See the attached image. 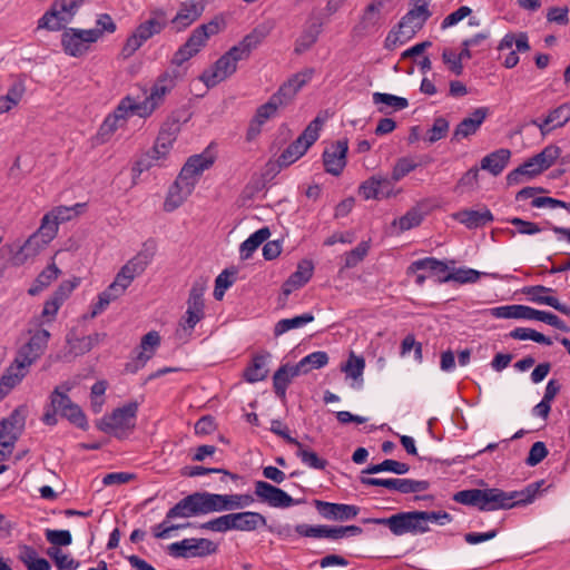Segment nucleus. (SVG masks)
Here are the masks:
<instances>
[{
	"instance_id": "1",
	"label": "nucleus",
	"mask_w": 570,
	"mask_h": 570,
	"mask_svg": "<svg viewBox=\"0 0 570 570\" xmlns=\"http://www.w3.org/2000/svg\"><path fill=\"white\" fill-rule=\"evenodd\" d=\"M265 37V30L254 29L240 42L225 52L210 69L205 70L200 80L210 88L230 77L237 70V62L248 59L252 51L257 48Z\"/></svg>"
},
{
	"instance_id": "2",
	"label": "nucleus",
	"mask_w": 570,
	"mask_h": 570,
	"mask_svg": "<svg viewBox=\"0 0 570 570\" xmlns=\"http://www.w3.org/2000/svg\"><path fill=\"white\" fill-rule=\"evenodd\" d=\"M312 70L294 75L279 87L266 104L257 108L256 115L248 128V139L259 134L262 125L272 118L278 108L291 104L301 88L312 78Z\"/></svg>"
},
{
	"instance_id": "3",
	"label": "nucleus",
	"mask_w": 570,
	"mask_h": 570,
	"mask_svg": "<svg viewBox=\"0 0 570 570\" xmlns=\"http://www.w3.org/2000/svg\"><path fill=\"white\" fill-rule=\"evenodd\" d=\"M544 481L528 484L521 491L505 492L498 488L481 489V511L508 510L524 505L535 498Z\"/></svg>"
},
{
	"instance_id": "4",
	"label": "nucleus",
	"mask_w": 570,
	"mask_h": 570,
	"mask_svg": "<svg viewBox=\"0 0 570 570\" xmlns=\"http://www.w3.org/2000/svg\"><path fill=\"white\" fill-rule=\"evenodd\" d=\"M267 520L259 512L245 511L220 515L199 524L200 529L216 532H226L229 530L255 531L259 527H266Z\"/></svg>"
},
{
	"instance_id": "5",
	"label": "nucleus",
	"mask_w": 570,
	"mask_h": 570,
	"mask_svg": "<svg viewBox=\"0 0 570 570\" xmlns=\"http://www.w3.org/2000/svg\"><path fill=\"white\" fill-rule=\"evenodd\" d=\"M223 26L224 20L218 17H215L208 23L198 26L193 30L186 42L175 52L171 63L179 67L197 55L205 47L208 38L217 35Z\"/></svg>"
},
{
	"instance_id": "6",
	"label": "nucleus",
	"mask_w": 570,
	"mask_h": 570,
	"mask_svg": "<svg viewBox=\"0 0 570 570\" xmlns=\"http://www.w3.org/2000/svg\"><path fill=\"white\" fill-rule=\"evenodd\" d=\"M138 404L130 402L112 411L110 415H105L96 422L98 430L112 434L117 439L127 438L136 426V416Z\"/></svg>"
},
{
	"instance_id": "7",
	"label": "nucleus",
	"mask_w": 570,
	"mask_h": 570,
	"mask_svg": "<svg viewBox=\"0 0 570 570\" xmlns=\"http://www.w3.org/2000/svg\"><path fill=\"white\" fill-rule=\"evenodd\" d=\"M490 314L497 318H517L544 322L564 333L570 331V327L556 314L546 311L534 309L525 305H505L493 307Z\"/></svg>"
},
{
	"instance_id": "8",
	"label": "nucleus",
	"mask_w": 570,
	"mask_h": 570,
	"mask_svg": "<svg viewBox=\"0 0 570 570\" xmlns=\"http://www.w3.org/2000/svg\"><path fill=\"white\" fill-rule=\"evenodd\" d=\"M324 119L316 117L312 120L304 131L294 140L278 157V165L287 167L298 160L308 148L318 139Z\"/></svg>"
},
{
	"instance_id": "9",
	"label": "nucleus",
	"mask_w": 570,
	"mask_h": 570,
	"mask_svg": "<svg viewBox=\"0 0 570 570\" xmlns=\"http://www.w3.org/2000/svg\"><path fill=\"white\" fill-rule=\"evenodd\" d=\"M85 0H55L50 9L39 19L38 28L60 30L69 23Z\"/></svg>"
},
{
	"instance_id": "10",
	"label": "nucleus",
	"mask_w": 570,
	"mask_h": 570,
	"mask_svg": "<svg viewBox=\"0 0 570 570\" xmlns=\"http://www.w3.org/2000/svg\"><path fill=\"white\" fill-rule=\"evenodd\" d=\"M217 544L206 538H190L184 539L179 542H174L168 546V553L174 558L188 559L191 557L204 558L217 552Z\"/></svg>"
},
{
	"instance_id": "11",
	"label": "nucleus",
	"mask_w": 570,
	"mask_h": 570,
	"mask_svg": "<svg viewBox=\"0 0 570 570\" xmlns=\"http://www.w3.org/2000/svg\"><path fill=\"white\" fill-rule=\"evenodd\" d=\"M101 37V30H85L69 28L61 36V43L66 53L72 57L82 56L90 43L96 42Z\"/></svg>"
},
{
	"instance_id": "12",
	"label": "nucleus",
	"mask_w": 570,
	"mask_h": 570,
	"mask_svg": "<svg viewBox=\"0 0 570 570\" xmlns=\"http://www.w3.org/2000/svg\"><path fill=\"white\" fill-rule=\"evenodd\" d=\"M295 531L306 538H326L332 540H340L346 535H360L363 529L358 525H340L331 527L325 524L309 525L306 523L297 524Z\"/></svg>"
},
{
	"instance_id": "13",
	"label": "nucleus",
	"mask_w": 570,
	"mask_h": 570,
	"mask_svg": "<svg viewBox=\"0 0 570 570\" xmlns=\"http://www.w3.org/2000/svg\"><path fill=\"white\" fill-rule=\"evenodd\" d=\"M50 400L51 407L55 409V412H59L61 416L66 417L77 428L82 430L88 429L86 415L80 406L73 403L66 393L61 392L59 386L53 390Z\"/></svg>"
},
{
	"instance_id": "14",
	"label": "nucleus",
	"mask_w": 570,
	"mask_h": 570,
	"mask_svg": "<svg viewBox=\"0 0 570 570\" xmlns=\"http://www.w3.org/2000/svg\"><path fill=\"white\" fill-rule=\"evenodd\" d=\"M254 492L261 502L273 508L285 509L305 502L304 499H293L284 490L266 481H256Z\"/></svg>"
},
{
	"instance_id": "15",
	"label": "nucleus",
	"mask_w": 570,
	"mask_h": 570,
	"mask_svg": "<svg viewBox=\"0 0 570 570\" xmlns=\"http://www.w3.org/2000/svg\"><path fill=\"white\" fill-rule=\"evenodd\" d=\"M361 483L368 487H383L389 490L397 491L402 494L417 493L425 491L430 488V482L426 480H412V479H381L361 476Z\"/></svg>"
},
{
	"instance_id": "16",
	"label": "nucleus",
	"mask_w": 570,
	"mask_h": 570,
	"mask_svg": "<svg viewBox=\"0 0 570 570\" xmlns=\"http://www.w3.org/2000/svg\"><path fill=\"white\" fill-rule=\"evenodd\" d=\"M49 338L50 333L47 330L36 331L30 340L19 348L16 362H19L21 367L29 368L45 353Z\"/></svg>"
},
{
	"instance_id": "17",
	"label": "nucleus",
	"mask_w": 570,
	"mask_h": 570,
	"mask_svg": "<svg viewBox=\"0 0 570 570\" xmlns=\"http://www.w3.org/2000/svg\"><path fill=\"white\" fill-rule=\"evenodd\" d=\"M200 514H208L205 492H194L170 508L166 513V519L190 518Z\"/></svg>"
},
{
	"instance_id": "18",
	"label": "nucleus",
	"mask_w": 570,
	"mask_h": 570,
	"mask_svg": "<svg viewBox=\"0 0 570 570\" xmlns=\"http://www.w3.org/2000/svg\"><path fill=\"white\" fill-rule=\"evenodd\" d=\"M208 513L232 511L250 505L254 498L250 494H217L205 492Z\"/></svg>"
},
{
	"instance_id": "19",
	"label": "nucleus",
	"mask_w": 570,
	"mask_h": 570,
	"mask_svg": "<svg viewBox=\"0 0 570 570\" xmlns=\"http://www.w3.org/2000/svg\"><path fill=\"white\" fill-rule=\"evenodd\" d=\"M26 423V416L21 409L12 411L9 417L0 422V446L11 449L21 434Z\"/></svg>"
},
{
	"instance_id": "20",
	"label": "nucleus",
	"mask_w": 570,
	"mask_h": 570,
	"mask_svg": "<svg viewBox=\"0 0 570 570\" xmlns=\"http://www.w3.org/2000/svg\"><path fill=\"white\" fill-rule=\"evenodd\" d=\"M422 7L423 6H414L396 24L399 32L403 35V39H412L432 16L429 9H423Z\"/></svg>"
},
{
	"instance_id": "21",
	"label": "nucleus",
	"mask_w": 570,
	"mask_h": 570,
	"mask_svg": "<svg viewBox=\"0 0 570 570\" xmlns=\"http://www.w3.org/2000/svg\"><path fill=\"white\" fill-rule=\"evenodd\" d=\"M348 150L347 140H337L326 148L323 153V165L325 171L340 176L346 166V154Z\"/></svg>"
},
{
	"instance_id": "22",
	"label": "nucleus",
	"mask_w": 570,
	"mask_h": 570,
	"mask_svg": "<svg viewBox=\"0 0 570 570\" xmlns=\"http://www.w3.org/2000/svg\"><path fill=\"white\" fill-rule=\"evenodd\" d=\"M489 114L488 108L479 107L469 117L463 118L454 128L451 142H459L476 134Z\"/></svg>"
},
{
	"instance_id": "23",
	"label": "nucleus",
	"mask_w": 570,
	"mask_h": 570,
	"mask_svg": "<svg viewBox=\"0 0 570 570\" xmlns=\"http://www.w3.org/2000/svg\"><path fill=\"white\" fill-rule=\"evenodd\" d=\"M313 503L317 512L326 520H352L360 512V508L352 504L333 503L322 500H314Z\"/></svg>"
},
{
	"instance_id": "24",
	"label": "nucleus",
	"mask_w": 570,
	"mask_h": 570,
	"mask_svg": "<svg viewBox=\"0 0 570 570\" xmlns=\"http://www.w3.org/2000/svg\"><path fill=\"white\" fill-rule=\"evenodd\" d=\"M195 185L196 184L179 173L176 180L169 187L167 197L164 203V209L166 212H173L178 208L193 193Z\"/></svg>"
},
{
	"instance_id": "25",
	"label": "nucleus",
	"mask_w": 570,
	"mask_h": 570,
	"mask_svg": "<svg viewBox=\"0 0 570 570\" xmlns=\"http://www.w3.org/2000/svg\"><path fill=\"white\" fill-rule=\"evenodd\" d=\"M383 7L381 1L371 2L365 8L363 16L352 32L354 37H364L376 32L381 26L380 10Z\"/></svg>"
},
{
	"instance_id": "26",
	"label": "nucleus",
	"mask_w": 570,
	"mask_h": 570,
	"mask_svg": "<svg viewBox=\"0 0 570 570\" xmlns=\"http://www.w3.org/2000/svg\"><path fill=\"white\" fill-rule=\"evenodd\" d=\"M205 10L204 2L185 1L180 3L179 10L171 19V24L177 32L188 28L197 21Z\"/></svg>"
},
{
	"instance_id": "27",
	"label": "nucleus",
	"mask_w": 570,
	"mask_h": 570,
	"mask_svg": "<svg viewBox=\"0 0 570 570\" xmlns=\"http://www.w3.org/2000/svg\"><path fill=\"white\" fill-rule=\"evenodd\" d=\"M429 530V527H423L419 511L400 512L395 514L394 535L425 533Z\"/></svg>"
},
{
	"instance_id": "28",
	"label": "nucleus",
	"mask_w": 570,
	"mask_h": 570,
	"mask_svg": "<svg viewBox=\"0 0 570 570\" xmlns=\"http://www.w3.org/2000/svg\"><path fill=\"white\" fill-rule=\"evenodd\" d=\"M160 344V335L156 331L148 332L142 336L140 342V351L136 357V361L132 363H127L125 370L129 373H136L140 367H142L148 360H150L154 355V352L157 346Z\"/></svg>"
},
{
	"instance_id": "29",
	"label": "nucleus",
	"mask_w": 570,
	"mask_h": 570,
	"mask_svg": "<svg viewBox=\"0 0 570 570\" xmlns=\"http://www.w3.org/2000/svg\"><path fill=\"white\" fill-rule=\"evenodd\" d=\"M553 292V288L546 287L543 285L527 286L523 288V293L529 297L531 302L551 306L558 312L570 316V308L567 305L561 304L554 296L546 295Z\"/></svg>"
},
{
	"instance_id": "30",
	"label": "nucleus",
	"mask_w": 570,
	"mask_h": 570,
	"mask_svg": "<svg viewBox=\"0 0 570 570\" xmlns=\"http://www.w3.org/2000/svg\"><path fill=\"white\" fill-rule=\"evenodd\" d=\"M312 261L304 259L298 263L297 269L287 278L282 286V292L285 298L294 291L304 286L313 275Z\"/></svg>"
},
{
	"instance_id": "31",
	"label": "nucleus",
	"mask_w": 570,
	"mask_h": 570,
	"mask_svg": "<svg viewBox=\"0 0 570 570\" xmlns=\"http://www.w3.org/2000/svg\"><path fill=\"white\" fill-rule=\"evenodd\" d=\"M150 18L140 23L135 32L138 38L146 42L153 36L158 35L166 27V12L163 9H155L150 12Z\"/></svg>"
},
{
	"instance_id": "32",
	"label": "nucleus",
	"mask_w": 570,
	"mask_h": 570,
	"mask_svg": "<svg viewBox=\"0 0 570 570\" xmlns=\"http://www.w3.org/2000/svg\"><path fill=\"white\" fill-rule=\"evenodd\" d=\"M213 164L214 157L209 154L203 153L199 155H194L187 159L180 170V174L196 184L197 178L203 174L204 170L210 168Z\"/></svg>"
},
{
	"instance_id": "33",
	"label": "nucleus",
	"mask_w": 570,
	"mask_h": 570,
	"mask_svg": "<svg viewBox=\"0 0 570 570\" xmlns=\"http://www.w3.org/2000/svg\"><path fill=\"white\" fill-rule=\"evenodd\" d=\"M179 130L180 125L177 120H168L164 122L156 139L154 153L167 155L176 140Z\"/></svg>"
},
{
	"instance_id": "34",
	"label": "nucleus",
	"mask_w": 570,
	"mask_h": 570,
	"mask_svg": "<svg viewBox=\"0 0 570 570\" xmlns=\"http://www.w3.org/2000/svg\"><path fill=\"white\" fill-rule=\"evenodd\" d=\"M570 120V102H564L549 111L540 125L542 136L548 135L556 128L563 127Z\"/></svg>"
},
{
	"instance_id": "35",
	"label": "nucleus",
	"mask_w": 570,
	"mask_h": 570,
	"mask_svg": "<svg viewBox=\"0 0 570 570\" xmlns=\"http://www.w3.org/2000/svg\"><path fill=\"white\" fill-rule=\"evenodd\" d=\"M323 29V22L320 20L309 21L301 36L295 41L294 52L301 55L308 49L317 41L318 36L321 35Z\"/></svg>"
},
{
	"instance_id": "36",
	"label": "nucleus",
	"mask_w": 570,
	"mask_h": 570,
	"mask_svg": "<svg viewBox=\"0 0 570 570\" xmlns=\"http://www.w3.org/2000/svg\"><path fill=\"white\" fill-rule=\"evenodd\" d=\"M100 334L95 333L92 335L78 337L75 330H71L67 336L66 342L69 346V352L75 356L83 355L88 353L95 345L99 343Z\"/></svg>"
},
{
	"instance_id": "37",
	"label": "nucleus",
	"mask_w": 570,
	"mask_h": 570,
	"mask_svg": "<svg viewBox=\"0 0 570 570\" xmlns=\"http://www.w3.org/2000/svg\"><path fill=\"white\" fill-rule=\"evenodd\" d=\"M269 353L254 355L250 363L244 370L243 377L248 383L263 381L268 375L267 358Z\"/></svg>"
},
{
	"instance_id": "38",
	"label": "nucleus",
	"mask_w": 570,
	"mask_h": 570,
	"mask_svg": "<svg viewBox=\"0 0 570 570\" xmlns=\"http://www.w3.org/2000/svg\"><path fill=\"white\" fill-rule=\"evenodd\" d=\"M454 218L468 228H479L493 220L492 213L484 208L483 210L465 209L458 212Z\"/></svg>"
},
{
	"instance_id": "39",
	"label": "nucleus",
	"mask_w": 570,
	"mask_h": 570,
	"mask_svg": "<svg viewBox=\"0 0 570 570\" xmlns=\"http://www.w3.org/2000/svg\"><path fill=\"white\" fill-rule=\"evenodd\" d=\"M510 157L511 151L505 148L492 151L481 159V169L488 170L493 176H498L507 167Z\"/></svg>"
},
{
	"instance_id": "40",
	"label": "nucleus",
	"mask_w": 570,
	"mask_h": 570,
	"mask_svg": "<svg viewBox=\"0 0 570 570\" xmlns=\"http://www.w3.org/2000/svg\"><path fill=\"white\" fill-rule=\"evenodd\" d=\"M491 276L493 278H500L499 274L492 273H481L479 271L472 269V268H456L452 272L448 273L443 277L440 278V283H448V282H456L460 284H466V283H475L481 276Z\"/></svg>"
},
{
	"instance_id": "41",
	"label": "nucleus",
	"mask_w": 570,
	"mask_h": 570,
	"mask_svg": "<svg viewBox=\"0 0 570 570\" xmlns=\"http://www.w3.org/2000/svg\"><path fill=\"white\" fill-rule=\"evenodd\" d=\"M27 373L28 367H21L20 363L14 361L0 379V399L19 384Z\"/></svg>"
},
{
	"instance_id": "42",
	"label": "nucleus",
	"mask_w": 570,
	"mask_h": 570,
	"mask_svg": "<svg viewBox=\"0 0 570 570\" xmlns=\"http://www.w3.org/2000/svg\"><path fill=\"white\" fill-rule=\"evenodd\" d=\"M299 374H294V365L291 366L288 364L282 365L273 376V387L275 394L284 400L286 397V390L292 380Z\"/></svg>"
},
{
	"instance_id": "43",
	"label": "nucleus",
	"mask_w": 570,
	"mask_h": 570,
	"mask_svg": "<svg viewBox=\"0 0 570 570\" xmlns=\"http://www.w3.org/2000/svg\"><path fill=\"white\" fill-rule=\"evenodd\" d=\"M47 246L39 235L32 234L16 254L14 259L18 264H23L29 258L38 255Z\"/></svg>"
},
{
	"instance_id": "44",
	"label": "nucleus",
	"mask_w": 570,
	"mask_h": 570,
	"mask_svg": "<svg viewBox=\"0 0 570 570\" xmlns=\"http://www.w3.org/2000/svg\"><path fill=\"white\" fill-rule=\"evenodd\" d=\"M328 363V355L326 352L317 351L303 357L296 365H294V374L307 373L313 368H321Z\"/></svg>"
},
{
	"instance_id": "45",
	"label": "nucleus",
	"mask_w": 570,
	"mask_h": 570,
	"mask_svg": "<svg viewBox=\"0 0 570 570\" xmlns=\"http://www.w3.org/2000/svg\"><path fill=\"white\" fill-rule=\"evenodd\" d=\"M422 269L430 271L433 275L438 276V281L440 282V278L448 274L449 266L445 262L439 261L434 257H425L413 262L409 267L410 272Z\"/></svg>"
},
{
	"instance_id": "46",
	"label": "nucleus",
	"mask_w": 570,
	"mask_h": 570,
	"mask_svg": "<svg viewBox=\"0 0 570 570\" xmlns=\"http://www.w3.org/2000/svg\"><path fill=\"white\" fill-rule=\"evenodd\" d=\"M271 236L268 227H263L253 233L240 244L239 252L243 259H247L252 254Z\"/></svg>"
},
{
	"instance_id": "47",
	"label": "nucleus",
	"mask_w": 570,
	"mask_h": 570,
	"mask_svg": "<svg viewBox=\"0 0 570 570\" xmlns=\"http://www.w3.org/2000/svg\"><path fill=\"white\" fill-rule=\"evenodd\" d=\"M313 321L314 315L312 313H304L292 318L279 320L274 326V335L278 337L291 330L302 327Z\"/></svg>"
},
{
	"instance_id": "48",
	"label": "nucleus",
	"mask_w": 570,
	"mask_h": 570,
	"mask_svg": "<svg viewBox=\"0 0 570 570\" xmlns=\"http://www.w3.org/2000/svg\"><path fill=\"white\" fill-rule=\"evenodd\" d=\"M293 445L297 448L296 455L305 465L316 470H324L327 466V461L325 459L320 458L316 452L309 450L298 440L297 443H294Z\"/></svg>"
},
{
	"instance_id": "49",
	"label": "nucleus",
	"mask_w": 570,
	"mask_h": 570,
	"mask_svg": "<svg viewBox=\"0 0 570 570\" xmlns=\"http://www.w3.org/2000/svg\"><path fill=\"white\" fill-rule=\"evenodd\" d=\"M60 269L55 263L48 265L37 277L36 284L28 291L30 295H37L43 288L49 286L55 279L58 278Z\"/></svg>"
},
{
	"instance_id": "50",
	"label": "nucleus",
	"mask_w": 570,
	"mask_h": 570,
	"mask_svg": "<svg viewBox=\"0 0 570 570\" xmlns=\"http://www.w3.org/2000/svg\"><path fill=\"white\" fill-rule=\"evenodd\" d=\"M422 212L419 208L413 207L410 210H407L405 215H403L402 217L394 219L392 222V226L399 227V232L403 233L405 230L419 226L422 223Z\"/></svg>"
},
{
	"instance_id": "51",
	"label": "nucleus",
	"mask_w": 570,
	"mask_h": 570,
	"mask_svg": "<svg viewBox=\"0 0 570 570\" xmlns=\"http://www.w3.org/2000/svg\"><path fill=\"white\" fill-rule=\"evenodd\" d=\"M174 87V81L169 77L168 73L163 75L153 86L150 95L148 96L150 100L157 104V107L161 104L163 98L168 94Z\"/></svg>"
},
{
	"instance_id": "52",
	"label": "nucleus",
	"mask_w": 570,
	"mask_h": 570,
	"mask_svg": "<svg viewBox=\"0 0 570 570\" xmlns=\"http://www.w3.org/2000/svg\"><path fill=\"white\" fill-rule=\"evenodd\" d=\"M365 368V360L363 356H357L353 352L350 354L346 363L342 365L341 370L346 373V376L353 380H362Z\"/></svg>"
},
{
	"instance_id": "53",
	"label": "nucleus",
	"mask_w": 570,
	"mask_h": 570,
	"mask_svg": "<svg viewBox=\"0 0 570 570\" xmlns=\"http://www.w3.org/2000/svg\"><path fill=\"white\" fill-rule=\"evenodd\" d=\"M372 98L375 105H384L386 107H391L395 111L403 110L409 107V101L406 98L391 94L374 92Z\"/></svg>"
},
{
	"instance_id": "54",
	"label": "nucleus",
	"mask_w": 570,
	"mask_h": 570,
	"mask_svg": "<svg viewBox=\"0 0 570 570\" xmlns=\"http://www.w3.org/2000/svg\"><path fill=\"white\" fill-rule=\"evenodd\" d=\"M509 336L514 340H532L535 343L544 344V345H551L552 340L542 333L537 332L532 328L527 327H517L513 331L509 333Z\"/></svg>"
},
{
	"instance_id": "55",
	"label": "nucleus",
	"mask_w": 570,
	"mask_h": 570,
	"mask_svg": "<svg viewBox=\"0 0 570 570\" xmlns=\"http://www.w3.org/2000/svg\"><path fill=\"white\" fill-rule=\"evenodd\" d=\"M450 129V124L444 117H436L432 127L426 131L425 140L434 144L446 137Z\"/></svg>"
},
{
	"instance_id": "56",
	"label": "nucleus",
	"mask_w": 570,
	"mask_h": 570,
	"mask_svg": "<svg viewBox=\"0 0 570 570\" xmlns=\"http://www.w3.org/2000/svg\"><path fill=\"white\" fill-rule=\"evenodd\" d=\"M235 271L224 269L215 279L214 297L220 301L235 281Z\"/></svg>"
},
{
	"instance_id": "57",
	"label": "nucleus",
	"mask_w": 570,
	"mask_h": 570,
	"mask_svg": "<svg viewBox=\"0 0 570 570\" xmlns=\"http://www.w3.org/2000/svg\"><path fill=\"white\" fill-rule=\"evenodd\" d=\"M453 500L458 503L475 507L481 511V489H470L456 492Z\"/></svg>"
},
{
	"instance_id": "58",
	"label": "nucleus",
	"mask_w": 570,
	"mask_h": 570,
	"mask_svg": "<svg viewBox=\"0 0 570 570\" xmlns=\"http://www.w3.org/2000/svg\"><path fill=\"white\" fill-rule=\"evenodd\" d=\"M146 268L147 265H145V263H142L137 256H134L120 268L118 273L124 275L128 282L132 283V281L137 276L141 275Z\"/></svg>"
},
{
	"instance_id": "59",
	"label": "nucleus",
	"mask_w": 570,
	"mask_h": 570,
	"mask_svg": "<svg viewBox=\"0 0 570 570\" xmlns=\"http://www.w3.org/2000/svg\"><path fill=\"white\" fill-rule=\"evenodd\" d=\"M146 268L147 265H145V263H142L137 256H134L120 268L118 273L124 275L128 282L132 283V281L137 276L141 275Z\"/></svg>"
},
{
	"instance_id": "60",
	"label": "nucleus",
	"mask_w": 570,
	"mask_h": 570,
	"mask_svg": "<svg viewBox=\"0 0 570 570\" xmlns=\"http://www.w3.org/2000/svg\"><path fill=\"white\" fill-rule=\"evenodd\" d=\"M370 249L368 242H361L354 249L346 253L344 268L355 267L367 255Z\"/></svg>"
},
{
	"instance_id": "61",
	"label": "nucleus",
	"mask_w": 570,
	"mask_h": 570,
	"mask_svg": "<svg viewBox=\"0 0 570 570\" xmlns=\"http://www.w3.org/2000/svg\"><path fill=\"white\" fill-rule=\"evenodd\" d=\"M58 232L57 220H53L49 214L45 215L41 222V226L39 229L33 233L35 235H39L42 240H46L48 245L56 236Z\"/></svg>"
},
{
	"instance_id": "62",
	"label": "nucleus",
	"mask_w": 570,
	"mask_h": 570,
	"mask_svg": "<svg viewBox=\"0 0 570 570\" xmlns=\"http://www.w3.org/2000/svg\"><path fill=\"white\" fill-rule=\"evenodd\" d=\"M130 284L124 275L117 273L114 282L102 293L108 295L109 299L115 301L125 294Z\"/></svg>"
},
{
	"instance_id": "63",
	"label": "nucleus",
	"mask_w": 570,
	"mask_h": 570,
	"mask_svg": "<svg viewBox=\"0 0 570 570\" xmlns=\"http://www.w3.org/2000/svg\"><path fill=\"white\" fill-rule=\"evenodd\" d=\"M45 535L50 544L57 547H67L72 542V535L69 530L47 529Z\"/></svg>"
},
{
	"instance_id": "64",
	"label": "nucleus",
	"mask_w": 570,
	"mask_h": 570,
	"mask_svg": "<svg viewBox=\"0 0 570 570\" xmlns=\"http://www.w3.org/2000/svg\"><path fill=\"white\" fill-rule=\"evenodd\" d=\"M560 153L561 149L558 146L549 145L534 156L535 160L541 164V168L546 170L553 165Z\"/></svg>"
}]
</instances>
